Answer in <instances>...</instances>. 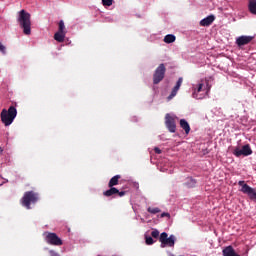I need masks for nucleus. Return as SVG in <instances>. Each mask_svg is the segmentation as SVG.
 Wrapping results in <instances>:
<instances>
[{
  "mask_svg": "<svg viewBox=\"0 0 256 256\" xmlns=\"http://www.w3.org/2000/svg\"><path fill=\"white\" fill-rule=\"evenodd\" d=\"M18 23L23 29L24 35H31V14L25 10L19 12Z\"/></svg>",
  "mask_w": 256,
  "mask_h": 256,
  "instance_id": "nucleus-1",
  "label": "nucleus"
},
{
  "mask_svg": "<svg viewBox=\"0 0 256 256\" xmlns=\"http://www.w3.org/2000/svg\"><path fill=\"white\" fill-rule=\"evenodd\" d=\"M15 117H17V108L15 106H10L7 109H3L0 113V119L5 127H9L15 121Z\"/></svg>",
  "mask_w": 256,
  "mask_h": 256,
  "instance_id": "nucleus-2",
  "label": "nucleus"
},
{
  "mask_svg": "<svg viewBox=\"0 0 256 256\" xmlns=\"http://www.w3.org/2000/svg\"><path fill=\"white\" fill-rule=\"evenodd\" d=\"M37 201H39V193L35 191H27L21 199V204L23 207L31 209V203L35 204Z\"/></svg>",
  "mask_w": 256,
  "mask_h": 256,
  "instance_id": "nucleus-3",
  "label": "nucleus"
},
{
  "mask_svg": "<svg viewBox=\"0 0 256 256\" xmlns=\"http://www.w3.org/2000/svg\"><path fill=\"white\" fill-rule=\"evenodd\" d=\"M238 185L241 187L240 189L241 193H243L244 195H247L250 201H253L254 203H256V189L249 186L243 180L239 181Z\"/></svg>",
  "mask_w": 256,
  "mask_h": 256,
  "instance_id": "nucleus-4",
  "label": "nucleus"
},
{
  "mask_svg": "<svg viewBox=\"0 0 256 256\" xmlns=\"http://www.w3.org/2000/svg\"><path fill=\"white\" fill-rule=\"evenodd\" d=\"M43 236L48 245H53L54 247H61L63 245V240L55 232H45Z\"/></svg>",
  "mask_w": 256,
  "mask_h": 256,
  "instance_id": "nucleus-5",
  "label": "nucleus"
},
{
  "mask_svg": "<svg viewBox=\"0 0 256 256\" xmlns=\"http://www.w3.org/2000/svg\"><path fill=\"white\" fill-rule=\"evenodd\" d=\"M167 72V68L165 67V64H160L154 71L153 74V84L159 85L163 79H165V73Z\"/></svg>",
  "mask_w": 256,
  "mask_h": 256,
  "instance_id": "nucleus-6",
  "label": "nucleus"
},
{
  "mask_svg": "<svg viewBox=\"0 0 256 256\" xmlns=\"http://www.w3.org/2000/svg\"><path fill=\"white\" fill-rule=\"evenodd\" d=\"M233 155H235V157H249V155H253V150L251 149V146L249 144H246L242 146V149L235 148L233 151Z\"/></svg>",
  "mask_w": 256,
  "mask_h": 256,
  "instance_id": "nucleus-7",
  "label": "nucleus"
},
{
  "mask_svg": "<svg viewBox=\"0 0 256 256\" xmlns=\"http://www.w3.org/2000/svg\"><path fill=\"white\" fill-rule=\"evenodd\" d=\"M177 117L171 116L170 114L165 115V125L170 133H175L177 131V124L175 120Z\"/></svg>",
  "mask_w": 256,
  "mask_h": 256,
  "instance_id": "nucleus-8",
  "label": "nucleus"
},
{
  "mask_svg": "<svg viewBox=\"0 0 256 256\" xmlns=\"http://www.w3.org/2000/svg\"><path fill=\"white\" fill-rule=\"evenodd\" d=\"M126 191H119V189L115 187H109L108 190L103 192L104 197H113V195H117L119 197H125Z\"/></svg>",
  "mask_w": 256,
  "mask_h": 256,
  "instance_id": "nucleus-9",
  "label": "nucleus"
},
{
  "mask_svg": "<svg viewBox=\"0 0 256 256\" xmlns=\"http://www.w3.org/2000/svg\"><path fill=\"white\" fill-rule=\"evenodd\" d=\"M253 39V36H239L236 39V45H238V47H244V45H249Z\"/></svg>",
  "mask_w": 256,
  "mask_h": 256,
  "instance_id": "nucleus-10",
  "label": "nucleus"
},
{
  "mask_svg": "<svg viewBox=\"0 0 256 256\" xmlns=\"http://www.w3.org/2000/svg\"><path fill=\"white\" fill-rule=\"evenodd\" d=\"M181 85H183V78L180 77L172 89L171 94L168 96V101H171L177 95V92L181 89Z\"/></svg>",
  "mask_w": 256,
  "mask_h": 256,
  "instance_id": "nucleus-11",
  "label": "nucleus"
},
{
  "mask_svg": "<svg viewBox=\"0 0 256 256\" xmlns=\"http://www.w3.org/2000/svg\"><path fill=\"white\" fill-rule=\"evenodd\" d=\"M213 21H215V15H209L200 21V26L209 27L210 25H213Z\"/></svg>",
  "mask_w": 256,
  "mask_h": 256,
  "instance_id": "nucleus-12",
  "label": "nucleus"
},
{
  "mask_svg": "<svg viewBox=\"0 0 256 256\" xmlns=\"http://www.w3.org/2000/svg\"><path fill=\"white\" fill-rule=\"evenodd\" d=\"M222 255L223 256H241L239 255L237 252H235V248H233V246H226L223 250H222Z\"/></svg>",
  "mask_w": 256,
  "mask_h": 256,
  "instance_id": "nucleus-13",
  "label": "nucleus"
},
{
  "mask_svg": "<svg viewBox=\"0 0 256 256\" xmlns=\"http://www.w3.org/2000/svg\"><path fill=\"white\" fill-rule=\"evenodd\" d=\"M175 247V236L170 235L167 239L164 240L163 244H161V247Z\"/></svg>",
  "mask_w": 256,
  "mask_h": 256,
  "instance_id": "nucleus-14",
  "label": "nucleus"
},
{
  "mask_svg": "<svg viewBox=\"0 0 256 256\" xmlns=\"http://www.w3.org/2000/svg\"><path fill=\"white\" fill-rule=\"evenodd\" d=\"M184 186L188 189H193V187L197 186V180L193 179V177H188L184 182Z\"/></svg>",
  "mask_w": 256,
  "mask_h": 256,
  "instance_id": "nucleus-15",
  "label": "nucleus"
},
{
  "mask_svg": "<svg viewBox=\"0 0 256 256\" xmlns=\"http://www.w3.org/2000/svg\"><path fill=\"white\" fill-rule=\"evenodd\" d=\"M180 127L185 131L186 135H189V133L191 132V126L189 125V122H187V120L185 119L180 120Z\"/></svg>",
  "mask_w": 256,
  "mask_h": 256,
  "instance_id": "nucleus-16",
  "label": "nucleus"
},
{
  "mask_svg": "<svg viewBox=\"0 0 256 256\" xmlns=\"http://www.w3.org/2000/svg\"><path fill=\"white\" fill-rule=\"evenodd\" d=\"M119 179H121V175H115L112 177L108 182V187H115L116 185H119Z\"/></svg>",
  "mask_w": 256,
  "mask_h": 256,
  "instance_id": "nucleus-17",
  "label": "nucleus"
},
{
  "mask_svg": "<svg viewBox=\"0 0 256 256\" xmlns=\"http://www.w3.org/2000/svg\"><path fill=\"white\" fill-rule=\"evenodd\" d=\"M65 35H67L64 32H56L54 34V39L55 41H57L58 43H63V41H65Z\"/></svg>",
  "mask_w": 256,
  "mask_h": 256,
  "instance_id": "nucleus-18",
  "label": "nucleus"
},
{
  "mask_svg": "<svg viewBox=\"0 0 256 256\" xmlns=\"http://www.w3.org/2000/svg\"><path fill=\"white\" fill-rule=\"evenodd\" d=\"M248 9L252 15H256V0H249Z\"/></svg>",
  "mask_w": 256,
  "mask_h": 256,
  "instance_id": "nucleus-19",
  "label": "nucleus"
},
{
  "mask_svg": "<svg viewBox=\"0 0 256 256\" xmlns=\"http://www.w3.org/2000/svg\"><path fill=\"white\" fill-rule=\"evenodd\" d=\"M177 38L175 37V35H173V34H168V35H166L165 37H164V43H175V40H176Z\"/></svg>",
  "mask_w": 256,
  "mask_h": 256,
  "instance_id": "nucleus-20",
  "label": "nucleus"
},
{
  "mask_svg": "<svg viewBox=\"0 0 256 256\" xmlns=\"http://www.w3.org/2000/svg\"><path fill=\"white\" fill-rule=\"evenodd\" d=\"M58 32L59 33H66L67 34V30H65V22L63 20L59 21Z\"/></svg>",
  "mask_w": 256,
  "mask_h": 256,
  "instance_id": "nucleus-21",
  "label": "nucleus"
},
{
  "mask_svg": "<svg viewBox=\"0 0 256 256\" xmlns=\"http://www.w3.org/2000/svg\"><path fill=\"white\" fill-rule=\"evenodd\" d=\"M168 238H169V234H167V232L161 233L160 237H159V241H160L161 245H163L165 240H167Z\"/></svg>",
  "mask_w": 256,
  "mask_h": 256,
  "instance_id": "nucleus-22",
  "label": "nucleus"
},
{
  "mask_svg": "<svg viewBox=\"0 0 256 256\" xmlns=\"http://www.w3.org/2000/svg\"><path fill=\"white\" fill-rule=\"evenodd\" d=\"M148 213H151L152 215H157V213H161V209L155 207V208H151L149 207L147 209Z\"/></svg>",
  "mask_w": 256,
  "mask_h": 256,
  "instance_id": "nucleus-23",
  "label": "nucleus"
},
{
  "mask_svg": "<svg viewBox=\"0 0 256 256\" xmlns=\"http://www.w3.org/2000/svg\"><path fill=\"white\" fill-rule=\"evenodd\" d=\"M102 5L104 7H111V5H113V0H102Z\"/></svg>",
  "mask_w": 256,
  "mask_h": 256,
  "instance_id": "nucleus-24",
  "label": "nucleus"
},
{
  "mask_svg": "<svg viewBox=\"0 0 256 256\" xmlns=\"http://www.w3.org/2000/svg\"><path fill=\"white\" fill-rule=\"evenodd\" d=\"M0 52L2 55H7V48L1 42H0Z\"/></svg>",
  "mask_w": 256,
  "mask_h": 256,
  "instance_id": "nucleus-25",
  "label": "nucleus"
},
{
  "mask_svg": "<svg viewBox=\"0 0 256 256\" xmlns=\"http://www.w3.org/2000/svg\"><path fill=\"white\" fill-rule=\"evenodd\" d=\"M155 241L153 240V237L151 236H146V245H153Z\"/></svg>",
  "mask_w": 256,
  "mask_h": 256,
  "instance_id": "nucleus-26",
  "label": "nucleus"
},
{
  "mask_svg": "<svg viewBox=\"0 0 256 256\" xmlns=\"http://www.w3.org/2000/svg\"><path fill=\"white\" fill-rule=\"evenodd\" d=\"M151 236H152L154 239H157V238L159 237V230L154 229V230L151 232Z\"/></svg>",
  "mask_w": 256,
  "mask_h": 256,
  "instance_id": "nucleus-27",
  "label": "nucleus"
},
{
  "mask_svg": "<svg viewBox=\"0 0 256 256\" xmlns=\"http://www.w3.org/2000/svg\"><path fill=\"white\" fill-rule=\"evenodd\" d=\"M203 91V83H200L197 88V93H201Z\"/></svg>",
  "mask_w": 256,
  "mask_h": 256,
  "instance_id": "nucleus-28",
  "label": "nucleus"
},
{
  "mask_svg": "<svg viewBox=\"0 0 256 256\" xmlns=\"http://www.w3.org/2000/svg\"><path fill=\"white\" fill-rule=\"evenodd\" d=\"M50 256H59V253L55 252L54 250H49Z\"/></svg>",
  "mask_w": 256,
  "mask_h": 256,
  "instance_id": "nucleus-29",
  "label": "nucleus"
},
{
  "mask_svg": "<svg viewBox=\"0 0 256 256\" xmlns=\"http://www.w3.org/2000/svg\"><path fill=\"white\" fill-rule=\"evenodd\" d=\"M154 152L157 154V155H161L162 151L159 149V147H155L154 148Z\"/></svg>",
  "mask_w": 256,
  "mask_h": 256,
  "instance_id": "nucleus-30",
  "label": "nucleus"
},
{
  "mask_svg": "<svg viewBox=\"0 0 256 256\" xmlns=\"http://www.w3.org/2000/svg\"><path fill=\"white\" fill-rule=\"evenodd\" d=\"M161 217H171V214L167 213V212H164L161 214Z\"/></svg>",
  "mask_w": 256,
  "mask_h": 256,
  "instance_id": "nucleus-31",
  "label": "nucleus"
},
{
  "mask_svg": "<svg viewBox=\"0 0 256 256\" xmlns=\"http://www.w3.org/2000/svg\"><path fill=\"white\" fill-rule=\"evenodd\" d=\"M194 99H197V92H194L193 94Z\"/></svg>",
  "mask_w": 256,
  "mask_h": 256,
  "instance_id": "nucleus-32",
  "label": "nucleus"
},
{
  "mask_svg": "<svg viewBox=\"0 0 256 256\" xmlns=\"http://www.w3.org/2000/svg\"><path fill=\"white\" fill-rule=\"evenodd\" d=\"M0 155H3V147L0 146Z\"/></svg>",
  "mask_w": 256,
  "mask_h": 256,
  "instance_id": "nucleus-33",
  "label": "nucleus"
}]
</instances>
